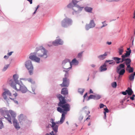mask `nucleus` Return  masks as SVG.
<instances>
[{
  "mask_svg": "<svg viewBox=\"0 0 135 135\" xmlns=\"http://www.w3.org/2000/svg\"><path fill=\"white\" fill-rule=\"evenodd\" d=\"M57 97L58 98L60 101L58 104V106L63 109L59 107L57 108L58 111L61 113H62L60 121L56 123L57 124H62L65 118V114H66V113L64 112V111L66 112L69 111L70 110V106L69 104H66V101L65 99V98L63 97L62 95L60 94L58 95H57Z\"/></svg>",
  "mask_w": 135,
  "mask_h": 135,
  "instance_id": "obj_1",
  "label": "nucleus"
},
{
  "mask_svg": "<svg viewBox=\"0 0 135 135\" xmlns=\"http://www.w3.org/2000/svg\"><path fill=\"white\" fill-rule=\"evenodd\" d=\"M36 51L38 52L37 54L38 57L43 58L47 57V51L42 47L41 46L36 48Z\"/></svg>",
  "mask_w": 135,
  "mask_h": 135,
  "instance_id": "obj_2",
  "label": "nucleus"
},
{
  "mask_svg": "<svg viewBox=\"0 0 135 135\" xmlns=\"http://www.w3.org/2000/svg\"><path fill=\"white\" fill-rule=\"evenodd\" d=\"M68 61V60H65L63 61L62 63L64 68L66 69L71 68L72 64L76 65L78 63V61L75 59H73L71 62H70Z\"/></svg>",
  "mask_w": 135,
  "mask_h": 135,
  "instance_id": "obj_3",
  "label": "nucleus"
},
{
  "mask_svg": "<svg viewBox=\"0 0 135 135\" xmlns=\"http://www.w3.org/2000/svg\"><path fill=\"white\" fill-rule=\"evenodd\" d=\"M64 71L65 72V77L63 79L62 84H60L61 87H67L69 84V79L68 78L69 76L68 71L64 70Z\"/></svg>",
  "mask_w": 135,
  "mask_h": 135,
  "instance_id": "obj_4",
  "label": "nucleus"
},
{
  "mask_svg": "<svg viewBox=\"0 0 135 135\" xmlns=\"http://www.w3.org/2000/svg\"><path fill=\"white\" fill-rule=\"evenodd\" d=\"M50 122L52 124L51 127L52 128L55 133H54V132L52 131L49 133H46L45 135H58L56 133L57 132L58 126L56 125V123L54 122V120L52 119H51Z\"/></svg>",
  "mask_w": 135,
  "mask_h": 135,
  "instance_id": "obj_5",
  "label": "nucleus"
},
{
  "mask_svg": "<svg viewBox=\"0 0 135 135\" xmlns=\"http://www.w3.org/2000/svg\"><path fill=\"white\" fill-rule=\"evenodd\" d=\"M72 20L69 18H66L64 19L61 22V25L64 27H67L71 24Z\"/></svg>",
  "mask_w": 135,
  "mask_h": 135,
  "instance_id": "obj_6",
  "label": "nucleus"
},
{
  "mask_svg": "<svg viewBox=\"0 0 135 135\" xmlns=\"http://www.w3.org/2000/svg\"><path fill=\"white\" fill-rule=\"evenodd\" d=\"M25 66L28 70L30 74L32 75L33 74V69L31 61L29 60L27 61L26 62Z\"/></svg>",
  "mask_w": 135,
  "mask_h": 135,
  "instance_id": "obj_7",
  "label": "nucleus"
},
{
  "mask_svg": "<svg viewBox=\"0 0 135 135\" xmlns=\"http://www.w3.org/2000/svg\"><path fill=\"white\" fill-rule=\"evenodd\" d=\"M9 83L12 87L17 91H18L20 90L21 85L19 84L16 83L15 84L14 82L12 80H10L9 81Z\"/></svg>",
  "mask_w": 135,
  "mask_h": 135,
  "instance_id": "obj_8",
  "label": "nucleus"
},
{
  "mask_svg": "<svg viewBox=\"0 0 135 135\" xmlns=\"http://www.w3.org/2000/svg\"><path fill=\"white\" fill-rule=\"evenodd\" d=\"M9 113L11 114L12 117H15L16 116V114L13 111L9 110ZM6 114V115H5V118L8 120L9 123L11 124L12 123L11 122L12 119L11 116L8 114V112H7Z\"/></svg>",
  "mask_w": 135,
  "mask_h": 135,
  "instance_id": "obj_9",
  "label": "nucleus"
},
{
  "mask_svg": "<svg viewBox=\"0 0 135 135\" xmlns=\"http://www.w3.org/2000/svg\"><path fill=\"white\" fill-rule=\"evenodd\" d=\"M29 58L30 59L34 60L38 62H39L40 60V58L37 57L36 56V54L34 53L31 54Z\"/></svg>",
  "mask_w": 135,
  "mask_h": 135,
  "instance_id": "obj_10",
  "label": "nucleus"
},
{
  "mask_svg": "<svg viewBox=\"0 0 135 135\" xmlns=\"http://www.w3.org/2000/svg\"><path fill=\"white\" fill-rule=\"evenodd\" d=\"M63 41L60 39H56L52 42L53 45L54 46L62 45L63 44Z\"/></svg>",
  "mask_w": 135,
  "mask_h": 135,
  "instance_id": "obj_11",
  "label": "nucleus"
},
{
  "mask_svg": "<svg viewBox=\"0 0 135 135\" xmlns=\"http://www.w3.org/2000/svg\"><path fill=\"white\" fill-rule=\"evenodd\" d=\"M122 59L121 62L122 63L124 61V63L126 65H127L129 64H131V60L129 58H126L127 57H122Z\"/></svg>",
  "mask_w": 135,
  "mask_h": 135,
  "instance_id": "obj_12",
  "label": "nucleus"
},
{
  "mask_svg": "<svg viewBox=\"0 0 135 135\" xmlns=\"http://www.w3.org/2000/svg\"><path fill=\"white\" fill-rule=\"evenodd\" d=\"M4 90L5 91L3 93V96L4 99H6L7 98L6 95L9 96H11V94L10 91L7 89H4Z\"/></svg>",
  "mask_w": 135,
  "mask_h": 135,
  "instance_id": "obj_13",
  "label": "nucleus"
},
{
  "mask_svg": "<svg viewBox=\"0 0 135 135\" xmlns=\"http://www.w3.org/2000/svg\"><path fill=\"white\" fill-rule=\"evenodd\" d=\"M95 25L93 20H91L89 25L86 26V29L88 30L89 28L93 27L95 26Z\"/></svg>",
  "mask_w": 135,
  "mask_h": 135,
  "instance_id": "obj_14",
  "label": "nucleus"
},
{
  "mask_svg": "<svg viewBox=\"0 0 135 135\" xmlns=\"http://www.w3.org/2000/svg\"><path fill=\"white\" fill-rule=\"evenodd\" d=\"M75 8H76L77 9L76 10L75 9L73 8V9L74 10V11L73 12V14L74 15L75 13H76L77 12L81 11L84 8L83 7H80V6L78 5H76L75 6Z\"/></svg>",
  "mask_w": 135,
  "mask_h": 135,
  "instance_id": "obj_15",
  "label": "nucleus"
},
{
  "mask_svg": "<svg viewBox=\"0 0 135 135\" xmlns=\"http://www.w3.org/2000/svg\"><path fill=\"white\" fill-rule=\"evenodd\" d=\"M127 51H126V52L124 55H122V57H128L129 56L131 53V50L130 48H127Z\"/></svg>",
  "mask_w": 135,
  "mask_h": 135,
  "instance_id": "obj_16",
  "label": "nucleus"
},
{
  "mask_svg": "<svg viewBox=\"0 0 135 135\" xmlns=\"http://www.w3.org/2000/svg\"><path fill=\"white\" fill-rule=\"evenodd\" d=\"M13 122L14 126L16 129H18L20 128L18 123L17 122V120L15 119L13 120Z\"/></svg>",
  "mask_w": 135,
  "mask_h": 135,
  "instance_id": "obj_17",
  "label": "nucleus"
},
{
  "mask_svg": "<svg viewBox=\"0 0 135 135\" xmlns=\"http://www.w3.org/2000/svg\"><path fill=\"white\" fill-rule=\"evenodd\" d=\"M117 72L119 74V78L120 77V75H123L125 72L124 69H122L120 70H116Z\"/></svg>",
  "mask_w": 135,
  "mask_h": 135,
  "instance_id": "obj_18",
  "label": "nucleus"
},
{
  "mask_svg": "<svg viewBox=\"0 0 135 135\" xmlns=\"http://www.w3.org/2000/svg\"><path fill=\"white\" fill-rule=\"evenodd\" d=\"M20 91L22 93H25L28 91V90L24 85H21Z\"/></svg>",
  "mask_w": 135,
  "mask_h": 135,
  "instance_id": "obj_19",
  "label": "nucleus"
},
{
  "mask_svg": "<svg viewBox=\"0 0 135 135\" xmlns=\"http://www.w3.org/2000/svg\"><path fill=\"white\" fill-rule=\"evenodd\" d=\"M61 93L64 95H66L68 94V91L67 88H63L61 90Z\"/></svg>",
  "mask_w": 135,
  "mask_h": 135,
  "instance_id": "obj_20",
  "label": "nucleus"
},
{
  "mask_svg": "<svg viewBox=\"0 0 135 135\" xmlns=\"http://www.w3.org/2000/svg\"><path fill=\"white\" fill-rule=\"evenodd\" d=\"M107 65L105 63L101 66L100 68V70L101 71H103L107 70V69L106 67Z\"/></svg>",
  "mask_w": 135,
  "mask_h": 135,
  "instance_id": "obj_21",
  "label": "nucleus"
},
{
  "mask_svg": "<svg viewBox=\"0 0 135 135\" xmlns=\"http://www.w3.org/2000/svg\"><path fill=\"white\" fill-rule=\"evenodd\" d=\"M18 119L20 123L25 120V117L23 114H21L18 117Z\"/></svg>",
  "mask_w": 135,
  "mask_h": 135,
  "instance_id": "obj_22",
  "label": "nucleus"
},
{
  "mask_svg": "<svg viewBox=\"0 0 135 135\" xmlns=\"http://www.w3.org/2000/svg\"><path fill=\"white\" fill-rule=\"evenodd\" d=\"M126 92H127L128 95H131L133 93L132 89L129 87H128L127 89L126 90Z\"/></svg>",
  "mask_w": 135,
  "mask_h": 135,
  "instance_id": "obj_23",
  "label": "nucleus"
},
{
  "mask_svg": "<svg viewBox=\"0 0 135 135\" xmlns=\"http://www.w3.org/2000/svg\"><path fill=\"white\" fill-rule=\"evenodd\" d=\"M107 55V52H105L103 55H101L99 56L98 57L100 60H103L105 58L106 56Z\"/></svg>",
  "mask_w": 135,
  "mask_h": 135,
  "instance_id": "obj_24",
  "label": "nucleus"
},
{
  "mask_svg": "<svg viewBox=\"0 0 135 135\" xmlns=\"http://www.w3.org/2000/svg\"><path fill=\"white\" fill-rule=\"evenodd\" d=\"M125 65L123 64H121L117 67L116 70H120L124 68Z\"/></svg>",
  "mask_w": 135,
  "mask_h": 135,
  "instance_id": "obj_25",
  "label": "nucleus"
},
{
  "mask_svg": "<svg viewBox=\"0 0 135 135\" xmlns=\"http://www.w3.org/2000/svg\"><path fill=\"white\" fill-rule=\"evenodd\" d=\"M85 11L88 12H91L92 8L91 7H86L85 8Z\"/></svg>",
  "mask_w": 135,
  "mask_h": 135,
  "instance_id": "obj_26",
  "label": "nucleus"
},
{
  "mask_svg": "<svg viewBox=\"0 0 135 135\" xmlns=\"http://www.w3.org/2000/svg\"><path fill=\"white\" fill-rule=\"evenodd\" d=\"M13 78L14 80L16 83L17 82V79L18 78V75L17 74H15L13 75Z\"/></svg>",
  "mask_w": 135,
  "mask_h": 135,
  "instance_id": "obj_27",
  "label": "nucleus"
},
{
  "mask_svg": "<svg viewBox=\"0 0 135 135\" xmlns=\"http://www.w3.org/2000/svg\"><path fill=\"white\" fill-rule=\"evenodd\" d=\"M134 76L135 75H134L133 74H132L130 75H129V79L131 81L133 80L134 79Z\"/></svg>",
  "mask_w": 135,
  "mask_h": 135,
  "instance_id": "obj_28",
  "label": "nucleus"
},
{
  "mask_svg": "<svg viewBox=\"0 0 135 135\" xmlns=\"http://www.w3.org/2000/svg\"><path fill=\"white\" fill-rule=\"evenodd\" d=\"M121 48H119L118 49V53L119 55H122L124 51L123 47H122Z\"/></svg>",
  "mask_w": 135,
  "mask_h": 135,
  "instance_id": "obj_29",
  "label": "nucleus"
},
{
  "mask_svg": "<svg viewBox=\"0 0 135 135\" xmlns=\"http://www.w3.org/2000/svg\"><path fill=\"white\" fill-rule=\"evenodd\" d=\"M113 59L116 61H118L116 62L117 64H119L120 62H121V61H119L121 59L120 58H119L117 57H113Z\"/></svg>",
  "mask_w": 135,
  "mask_h": 135,
  "instance_id": "obj_30",
  "label": "nucleus"
},
{
  "mask_svg": "<svg viewBox=\"0 0 135 135\" xmlns=\"http://www.w3.org/2000/svg\"><path fill=\"white\" fill-rule=\"evenodd\" d=\"M84 91V89L83 88H79L78 90V92L80 94H82Z\"/></svg>",
  "mask_w": 135,
  "mask_h": 135,
  "instance_id": "obj_31",
  "label": "nucleus"
},
{
  "mask_svg": "<svg viewBox=\"0 0 135 135\" xmlns=\"http://www.w3.org/2000/svg\"><path fill=\"white\" fill-rule=\"evenodd\" d=\"M101 98V96L99 95H95L94 99L98 100L100 99Z\"/></svg>",
  "mask_w": 135,
  "mask_h": 135,
  "instance_id": "obj_32",
  "label": "nucleus"
},
{
  "mask_svg": "<svg viewBox=\"0 0 135 135\" xmlns=\"http://www.w3.org/2000/svg\"><path fill=\"white\" fill-rule=\"evenodd\" d=\"M117 86V83L115 82H113L112 84V86L114 88H116Z\"/></svg>",
  "mask_w": 135,
  "mask_h": 135,
  "instance_id": "obj_33",
  "label": "nucleus"
},
{
  "mask_svg": "<svg viewBox=\"0 0 135 135\" xmlns=\"http://www.w3.org/2000/svg\"><path fill=\"white\" fill-rule=\"evenodd\" d=\"M78 2L76 0H73L72 3L74 6H75Z\"/></svg>",
  "mask_w": 135,
  "mask_h": 135,
  "instance_id": "obj_34",
  "label": "nucleus"
},
{
  "mask_svg": "<svg viewBox=\"0 0 135 135\" xmlns=\"http://www.w3.org/2000/svg\"><path fill=\"white\" fill-rule=\"evenodd\" d=\"M9 66V65H6L5 66L4 68L2 69V71H6L7 69L8 68Z\"/></svg>",
  "mask_w": 135,
  "mask_h": 135,
  "instance_id": "obj_35",
  "label": "nucleus"
},
{
  "mask_svg": "<svg viewBox=\"0 0 135 135\" xmlns=\"http://www.w3.org/2000/svg\"><path fill=\"white\" fill-rule=\"evenodd\" d=\"M95 95H90L88 98V100H89L90 99H94Z\"/></svg>",
  "mask_w": 135,
  "mask_h": 135,
  "instance_id": "obj_36",
  "label": "nucleus"
},
{
  "mask_svg": "<svg viewBox=\"0 0 135 135\" xmlns=\"http://www.w3.org/2000/svg\"><path fill=\"white\" fill-rule=\"evenodd\" d=\"M4 128L3 123L2 121H0V129H1Z\"/></svg>",
  "mask_w": 135,
  "mask_h": 135,
  "instance_id": "obj_37",
  "label": "nucleus"
},
{
  "mask_svg": "<svg viewBox=\"0 0 135 135\" xmlns=\"http://www.w3.org/2000/svg\"><path fill=\"white\" fill-rule=\"evenodd\" d=\"M27 81L31 83H34V81L33 80L29 78L27 79Z\"/></svg>",
  "mask_w": 135,
  "mask_h": 135,
  "instance_id": "obj_38",
  "label": "nucleus"
},
{
  "mask_svg": "<svg viewBox=\"0 0 135 135\" xmlns=\"http://www.w3.org/2000/svg\"><path fill=\"white\" fill-rule=\"evenodd\" d=\"M130 64H127V65H126L127 66V67L126 69V70H128L130 68H132L131 67Z\"/></svg>",
  "mask_w": 135,
  "mask_h": 135,
  "instance_id": "obj_39",
  "label": "nucleus"
},
{
  "mask_svg": "<svg viewBox=\"0 0 135 135\" xmlns=\"http://www.w3.org/2000/svg\"><path fill=\"white\" fill-rule=\"evenodd\" d=\"M128 72L129 73H131L133 72V68H129L128 69Z\"/></svg>",
  "mask_w": 135,
  "mask_h": 135,
  "instance_id": "obj_40",
  "label": "nucleus"
},
{
  "mask_svg": "<svg viewBox=\"0 0 135 135\" xmlns=\"http://www.w3.org/2000/svg\"><path fill=\"white\" fill-rule=\"evenodd\" d=\"M72 3H70L67 6L69 8L73 7V6Z\"/></svg>",
  "mask_w": 135,
  "mask_h": 135,
  "instance_id": "obj_41",
  "label": "nucleus"
},
{
  "mask_svg": "<svg viewBox=\"0 0 135 135\" xmlns=\"http://www.w3.org/2000/svg\"><path fill=\"white\" fill-rule=\"evenodd\" d=\"M104 106H105L103 104H100V108H102Z\"/></svg>",
  "mask_w": 135,
  "mask_h": 135,
  "instance_id": "obj_42",
  "label": "nucleus"
},
{
  "mask_svg": "<svg viewBox=\"0 0 135 135\" xmlns=\"http://www.w3.org/2000/svg\"><path fill=\"white\" fill-rule=\"evenodd\" d=\"M135 95L134 94H133L132 97H130V98L132 100H134V97H135Z\"/></svg>",
  "mask_w": 135,
  "mask_h": 135,
  "instance_id": "obj_43",
  "label": "nucleus"
},
{
  "mask_svg": "<svg viewBox=\"0 0 135 135\" xmlns=\"http://www.w3.org/2000/svg\"><path fill=\"white\" fill-rule=\"evenodd\" d=\"M82 52L79 53L78 55V57H80L82 56Z\"/></svg>",
  "mask_w": 135,
  "mask_h": 135,
  "instance_id": "obj_44",
  "label": "nucleus"
},
{
  "mask_svg": "<svg viewBox=\"0 0 135 135\" xmlns=\"http://www.w3.org/2000/svg\"><path fill=\"white\" fill-rule=\"evenodd\" d=\"M104 110L105 112H106V113H108L109 112V110L107 108H104Z\"/></svg>",
  "mask_w": 135,
  "mask_h": 135,
  "instance_id": "obj_45",
  "label": "nucleus"
},
{
  "mask_svg": "<svg viewBox=\"0 0 135 135\" xmlns=\"http://www.w3.org/2000/svg\"><path fill=\"white\" fill-rule=\"evenodd\" d=\"M13 51L10 52H9L7 54V55L8 56H10L12 55V53H13Z\"/></svg>",
  "mask_w": 135,
  "mask_h": 135,
  "instance_id": "obj_46",
  "label": "nucleus"
},
{
  "mask_svg": "<svg viewBox=\"0 0 135 135\" xmlns=\"http://www.w3.org/2000/svg\"><path fill=\"white\" fill-rule=\"evenodd\" d=\"M105 22L104 21L102 22V23L103 24V26L102 27H103L104 26H105L107 25V24H104V23Z\"/></svg>",
  "mask_w": 135,
  "mask_h": 135,
  "instance_id": "obj_47",
  "label": "nucleus"
},
{
  "mask_svg": "<svg viewBox=\"0 0 135 135\" xmlns=\"http://www.w3.org/2000/svg\"><path fill=\"white\" fill-rule=\"evenodd\" d=\"M39 6H39V5H38V6H37V7L36 8V9L35 11L34 12V13H33L34 14H35L36 13V11L37 9L39 7Z\"/></svg>",
  "mask_w": 135,
  "mask_h": 135,
  "instance_id": "obj_48",
  "label": "nucleus"
},
{
  "mask_svg": "<svg viewBox=\"0 0 135 135\" xmlns=\"http://www.w3.org/2000/svg\"><path fill=\"white\" fill-rule=\"evenodd\" d=\"M122 94L124 95H126L127 94V93L126 92V91H123L122 92Z\"/></svg>",
  "mask_w": 135,
  "mask_h": 135,
  "instance_id": "obj_49",
  "label": "nucleus"
},
{
  "mask_svg": "<svg viewBox=\"0 0 135 135\" xmlns=\"http://www.w3.org/2000/svg\"><path fill=\"white\" fill-rule=\"evenodd\" d=\"M17 93H15V94H13V95L14 96L15 98H16L17 96Z\"/></svg>",
  "mask_w": 135,
  "mask_h": 135,
  "instance_id": "obj_50",
  "label": "nucleus"
},
{
  "mask_svg": "<svg viewBox=\"0 0 135 135\" xmlns=\"http://www.w3.org/2000/svg\"><path fill=\"white\" fill-rule=\"evenodd\" d=\"M9 56H8L5 55L4 56V58L5 59H7L8 58Z\"/></svg>",
  "mask_w": 135,
  "mask_h": 135,
  "instance_id": "obj_51",
  "label": "nucleus"
},
{
  "mask_svg": "<svg viewBox=\"0 0 135 135\" xmlns=\"http://www.w3.org/2000/svg\"><path fill=\"white\" fill-rule=\"evenodd\" d=\"M90 115H89V116L86 118V120H87L88 121V119H90Z\"/></svg>",
  "mask_w": 135,
  "mask_h": 135,
  "instance_id": "obj_52",
  "label": "nucleus"
},
{
  "mask_svg": "<svg viewBox=\"0 0 135 135\" xmlns=\"http://www.w3.org/2000/svg\"><path fill=\"white\" fill-rule=\"evenodd\" d=\"M87 94H88L87 93H85V94L84 95V96H83L84 98H85L87 96Z\"/></svg>",
  "mask_w": 135,
  "mask_h": 135,
  "instance_id": "obj_53",
  "label": "nucleus"
},
{
  "mask_svg": "<svg viewBox=\"0 0 135 135\" xmlns=\"http://www.w3.org/2000/svg\"><path fill=\"white\" fill-rule=\"evenodd\" d=\"M93 93V91L91 89H90L89 90V93Z\"/></svg>",
  "mask_w": 135,
  "mask_h": 135,
  "instance_id": "obj_54",
  "label": "nucleus"
},
{
  "mask_svg": "<svg viewBox=\"0 0 135 135\" xmlns=\"http://www.w3.org/2000/svg\"><path fill=\"white\" fill-rule=\"evenodd\" d=\"M27 0V1H29L30 2V3L31 4H32V0Z\"/></svg>",
  "mask_w": 135,
  "mask_h": 135,
  "instance_id": "obj_55",
  "label": "nucleus"
},
{
  "mask_svg": "<svg viewBox=\"0 0 135 135\" xmlns=\"http://www.w3.org/2000/svg\"><path fill=\"white\" fill-rule=\"evenodd\" d=\"M113 60H106L105 62V63L106 64V62H111V61H112Z\"/></svg>",
  "mask_w": 135,
  "mask_h": 135,
  "instance_id": "obj_56",
  "label": "nucleus"
},
{
  "mask_svg": "<svg viewBox=\"0 0 135 135\" xmlns=\"http://www.w3.org/2000/svg\"><path fill=\"white\" fill-rule=\"evenodd\" d=\"M107 44H108L109 45H110L111 44L112 42H107Z\"/></svg>",
  "mask_w": 135,
  "mask_h": 135,
  "instance_id": "obj_57",
  "label": "nucleus"
},
{
  "mask_svg": "<svg viewBox=\"0 0 135 135\" xmlns=\"http://www.w3.org/2000/svg\"><path fill=\"white\" fill-rule=\"evenodd\" d=\"M95 65L94 64H92L91 65V66L92 67H94L95 66Z\"/></svg>",
  "mask_w": 135,
  "mask_h": 135,
  "instance_id": "obj_58",
  "label": "nucleus"
},
{
  "mask_svg": "<svg viewBox=\"0 0 135 135\" xmlns=\"http://www.w3.org/2000/svg\"><path fill=\"white\" fill-rule=\"evenodd\" d=\"M106 118V115H104V119H105Z\"/></svg>",
  "mask_w": 135,
  "mask_h": 135,
  "instance_id": "obj_59",
  "label": "nucleus"
},
{
  "mask_svg": "<svg viewBox=\"0 0 135 135\" xmlns=\"http://www.w3.org/2000/svg\"><path fill=\"white\" fill-rule=\"evenodd\" d=\"M91 124V122H90L88 124V126H90Z\"/></svg>",
  "mask_w": 135,
  "mask_h": 135,
  "instance_id": "obj_60",
  "label": "nucleus"
},
{
  "mask_svg": "<svg viewBox=\"0 0 135 135\" xmlns=\"http://www.w3.org/2000/svg\"><path fill=\"white\" fill-rule=\"evenodd\" d=\"M133 18H135V13H134V16L133 17Z\"/></svg>",
  "mask_w": 135,
  "mask_h": 135,
  "instance_id": "obj_61",
  "label": "nucleus"
},
{
  "mask_svg": "<svg viewBox=\"0 0 135 135\" xmlns=\"http://www.w3.org/2000/svg\"><path fill=\"white\" fill-rule=\"evenodd\" d=\"M104 115H106V112H105V111L104 112Z\"/></svg>",
  "mask_w": 135,
  "mask_h": 135,
  "instance_id": "obj_62",
  "label": "nucleus"
},
{
  "mask_svg": "<svg viewBox=\"0 0 135 135\" xmlns=\"http://www.w3.org/2000/svg\"><path fill=\"white\" fill-rule=\"evenodd\" d=\"M113 63V62H110V63H109V64H112Z\"/></svg>",
  "mask_w": 135,
  "mask_h": 135,
  "instance_id": "obj_63",
  "label": "nucleus"
},
{
  "mask_svg": "<svg viewBox=\"0 0 135 135\" xmlns=\"http://www.w3.org/2000/svg\"><path fill=\"white\" fill-rule=\"evenodd\" d=\"M66 123H67V124H68V122H66Z\"/></svg>",
  "mask_w": 135,
  "mask_h": 135,
  "instance_id": "obj_64",
  "label": "nucleus"
}]
</instances>
